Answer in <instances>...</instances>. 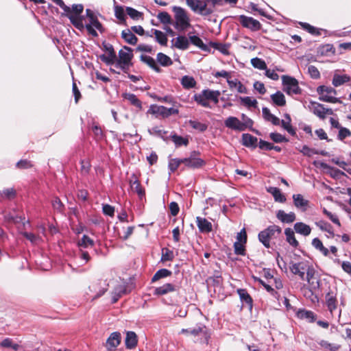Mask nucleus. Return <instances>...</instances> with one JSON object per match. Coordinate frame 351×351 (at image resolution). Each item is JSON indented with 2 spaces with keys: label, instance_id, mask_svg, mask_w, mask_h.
<instances>
[{
  "label": "nucleus",
  "instance_id": "obj_1",
  "mask_svg": "<svg viewBox=\"0 0 351 351\" xmlns=\"http://www.w3.org/2000/svg\"><path fill=\"white\" fill-rule=\"evenodd\" d=\"M186 3L194 12L207 16L214 12L215 6L223 5V0H186Z\"/></svg>",
  "mask_w": 351,
  "mask_h": 351
},
{
  "label": "nucleus",
  "instance_id": "obj_2",
  "mask_svg": "<svg viewBox=\"0 0 351 351\" xmlns=\"http://www.w3.org/2000/svg\"><path fill=\"white\" fill-rule=\"evenodd\" d=\"M289 269L295 275H298L302 280H306L308 283L313 279L315 275V269L307 261H303L298 263L291 261L289 263Z\"/></svg>",
  "mask_w": 351,
  "mask_h": 351
},
{
  "label": "nucleus",
  "instance_id": "obj_3",
  "mask_svg": "<svg viewBox=\"0 0 351 351\" xmlns=\"http://www.w3.org/2000/svg\"><path fill=\"white\" fill-rule=\"evenodd\" d=\"M86 16L88 19V23L85 24L83 23V27L84 29H86L88 34L93 37H97L98 34L96 30H98L101 34L105 32V28L92 10L88 8L86 10Z\"/></svg>",
  "mask_w": 351,
  "mask_h": 351
},
{
  "label": "nucleus",
  "instance_id": "obj_4",
  "mask_svg": "<svg viewBox=\"0 0 351 351\" xmlns=\"http://www.w3.org/2000/svg\"><path fill=\"white\" fill-rule=\"evenodd\" d=\"M63 11L62 15L66 16L76 29L80 31L84 29L83 23H82L80 18V15L84 11V5L82 4H73L72 8L67 6V8H63Z\"/></svg>",
  "mask_w": 351,
  "mask_h": 351
},
{
  "label": "nucleus",
  "instance_id": "obj_5",
  "mask_svg": "<svg viewBox=\"0 0 351 351\" xmlns=\"http://www.w3.org/2000/svg\"><path fill=\"white\" fill-rule=\"evenodd\" d=\"M132 48L124 46L123 49L119 51V58H117L115 66L121 69L123 73H128L130 69L133 66L132 62L134 57Z\"/></svg>",
  "mask_w": 351,
  "mask_h": 351
},
{
  "label": "nucleus",
  "instance_id": "obj_6",
  "mask_svg": "<svg viewBox=\"0 0 351 351\" xmlns=\"http://www.w3.org/2000/svg\"><path fill=\"white\" fill-rule=\"evenodd\" d=\"M282 234V228L277 225L269 226L266 229L258 233V240L266 248L271 247L270 242L277 239Z\"/></svg>",
  "mask_w": 351,
  "mask_h": 351
},
{
  "label": "nucleus",
  "instance_id": "obj_7",
  "mask_svg": "<svg viewBox=\"0 0 351 351\" xmlns=\"http://www.w3.org/2000/svg\"><path fill=\"white\" fill-rule=\"evenodd\" d=\"M173 10L175 13V28L181 32L187 29L191 26V23L185 10L181 7L174 6Z\"/></svg>",
  "mask_w": 351,
  "mask_h": 351
},
{
  "label": "nucleus",
  "instance_id": "obj_8",
  "mask_svg": "<svg viewBox=\"0 0 351 351\" xmlns=\"http://www.w3.org/2000/svg\"><path fill=\"white\" fill-rule=\"evenodd\" d=\"M317 93L319 95V99L322 101L332 104L341 103L339 98L335 97L337 90L331 86H319L317 88Z\"/></svg>",
  "mask_w": 351,
  "mask_h": 351
},
{
  "label": "nucleus",
  "instance_id": "obj_9",
  "mask_svg": "<svg viewBox=\"0 0 351 351\" xmlns=\"http://www.w3.org/2000/svg\"><path fill=\"white\" fill-rule=\"evenodd\" d=\"M282 83L283 86L282 90L287 95L292 96L302 93V89L299 86L298 81L295 77L289 75H282Z\"/></svg>",
  "mask_w": 351,
  "mask_h": 351
},
{
  "label": "nucleus",
  "instance_id": "obj_10",
  "mask_svg": "<svg viewBox=\"0 0 351 351\" xmlns=\"http://www.w3.org/2000/svg\"><path fill=\"white\" fill-rule=\"evenodd\" d=\"M200 152L199 151H193L190 153L189 157L184 158V166L191 169H198L203 168L206 162L200 158Z\"/></svg>",
  "mask_w": 351,
  "mask_h": 351
},
{
  "label": "nucleus",
  "instance_id": "obj_11",
  "mask_svg": "<svg viewBox=\"0 0 351 351\" xmlns=\"http://www.w3.org/2000/svg\"><path fill=\"white\" fill-rule=\"evenodd\" d=\"M253 123L254 122L250 118H247V121L243 123L235 117H229L224 121L226 128L240 132L244 131L247 127H252Z\"/></svg>",
  "mask_w": 351,
  "mask_h": 351
},
{
  "label": "nucleus",
  "instance_id": "obj_12",
  "mask_svg": "<svg viewBox=\"0 0 351 351\" xmlns=\"http://www.w3.org/2000/svg\"><path fill=\"white\" fill-rule=\"evenodd\" d=\"M102 49L107 52V54H101L99 59L107 65H112L117 60V54L113 46L106 42L102 43Z\"/></svg>",
  "mask_w": 351,
  "mask_h": 351
},
{
  "label": "nucleus",
  "instance_id": "obj_13",
  "mask_svg": "<svg viewBox=\"0 0 351 351\" xmlns=\"http://www.w3.org/2000/svg\"><path fill=\"white\" fill-rule=\"evenodd\" d=\"M308 108L315 115L321 119H324L326 114H333V110L331 108H326L323 104L316 101H310Z\"/></svg>",
  "mask_w": 351,
  "mask_h": 351
},
{
  "label": "nucleus",
  "instance_id": "obj_14",
  "mask_svg": "<svg viewBox=\"0 0 351 351\" xmlns=\"http://www.w3.org/2000/svg\"><path fill=\"white\" fill-rule=\"evenodd\" d=\"M238 19L243 27L247 28L252 32H256L261 29L262 25L261 23L252 17L240 15Z\"/></svg>",
  "mask_w": 351,
  "mask_h": 351
},
{
  "label": "nucleus",
  "instance_id": "obj_15",
  "mask_svg": "<svg viewBox=\"0 0 351 351\" xmlns=\"http://www.w3.org/2000/svg\"><path fill=\"white\" fill-rule=\"evenodd\" d=\"M129 183L132 190L138 195L141 199L145 197V189L142 186L136 174H132Z\"/></svg>",
  "mask_w": 351,
  "mask_h": 351
},
{
  "label": "nucleus",
  "instance_id": "obj_16",
  "mask_svg": "<svg viewBox=\"0 0 351 351\" xmlns=\"http://www.w3.org/2000/svg\"><path fill=\"white\" fill-rule=\"evenodd\" d=\"M190 335L195 337L202 335L204 337L203 343L208 345L210 338V334L208 332L206 327L202 324L197 325L193 328H191Z\"/></svg>",
  "mask_w": 351,
  "mask_h": 351
},
{
  "label": "nucleus",
  "instance_id": "obj_17",
  "mask_svg": "<svg viewBox=\"0 0 351 351\" xmlns=\"http://www.w3.org/2000/svg\"><path fill=\"white\" fill-rule=\"evenodd\" d=\"M121 335L119 332H114L111 333L106 340V346L109 351L114 350L120 343Z\"/></svg>",
  "mask_w": 351,
  "mask_h": 351
},
{
  "label": "nucleus",
  "instance_id": "obj_18",
  "mask_svg": "<svg viewBox=\"0 0 351 351\" xmlns=\"http://www.w3.org/2000/svg\"><path fill=\"white\" fill-rule=\"evenodd\" d=\"M171 47L180 50H186L189 47V38L185 36H178L171 40Z\"/></svg>",
  "mask_w": 351,
  "mask_h": 351
},
{
  "label": "nucleus",
  "instance_id": "obj_19",
  "mask_svg": "<svg viewBox=\"0 0 351 351\" xmlns=\"http://www.w3.org/2000/svg\"><path fill=\"white\" fill-rule=\"evenodd\" d=\"M180 288L179 285H173L171 283H166L162 286L156 287L154 291V295H163L168 293L178 291Z\"/></svg>",
  "mask_w": 351,
  "mask_h": 351
},
{
  "label": "nucleus",
  "instance_id": "obj_20",
  "mask_svg": "<svg viewBox=\"0 0 351 351\" xmlns=\"http://www.w3.org/2000/svg\"><path fill=\"white\" fill-rule=\"evenodd\" d=\"M293 200L294 206L302 212H305L309 207V202L305 199L301 194L293 195Z\"/></svg>",
  "mask_w": 351,
  "mask_h": 351
},
{
  "label": "nucleus",
  "instance_id": "obj_21",
  "mask_svg": "<svg viewBox=\"0 0 351 351\" xmlns=\"http://www.w3.org/2000/svg\"><path fill=\"white\" fill-rule=\"evenodd\" d=\"M196 224L198 227L199 231L202 233H209L213 230V225L211 222L206 218L197 217Z\"/></svg>",
  "mask_w": 351,
  "mask_h": 351
},
{
  "label": "nucleus",
  "instance_id": "obj_22",
  "mask_svg": "<svg viewBox=\"0 0 351 351\" xmlns=\"http://www.w3.org/2000/svg\"><path fill=\"white\" fill-rule=\"evenodd\" d=\"M326 304L331 315H333V311L337 308V294L332 291L326 295Z\"/></svg>",
  "mask_w": 351,
  "mask_h": 351
},
{
  "label": "nucleus",
  "instance_id": "obj_23",
  "mask_svg": "<svg viewBox=\"0 0 351 351\" xmlns=\"http://www.w3.org/2000/svg\"><path fill=\"white\" fill-rule=\"evenodd\" d=\"M296 315L298 318L306 319L310 323L315 322L317 318V315L314 312L304 308L299 309L296 313Z\"/></svg>",
  "mask_w": 351,
  "mask_h": 351
},
{
  "label": "nucleus",
  "instance_id": "obj_24",
  "mask_svg": "<svg viewBox=\"0 0 351 351\" xmlns=\"http://www.w3.org/2000/svg\"><path fill=\"white\" fill-rule=\"evenodd\" d=\"M276 217L282 223H291L295 221L296 216L293 212L286 213L282 210H279L276 212Z\"/></svg>",
  "mask_w": 351,
  "mask_h": 351
},
{
  "label": "nucleus",
  "instance_id": "obj_25",
  "mask_svg": "<svg viewBox=\"0 0 351 351\" xmlns=\"http://www.w3.org/2000/svg\"><path fill=\"white\" fill-rule=\"evenodd\" d=\"M241 302L251 310L253 306V300L245 289H238L237 291Z\"/></svg>",
  "mask_w": 351,
  "mask_h": 351
},
{
  "label": "nucleus",
  "instance_id": "obj_26",
  "mask_svg": "<svg viewBox=\"0 0 351 351\" xmlns=\"http://www.w3.org/2000/svg\"><path fill=\"white\" fill-rule=\"evenodd\" d=\"M285 119H282L280 121V125L282 128L287 131V132L291 136H294L296 135L295 129L291 125V116L285 113L284 115Z\"/></svg>",
  "mask_w": 351,
  "mask_h": 351
},
{
  "label": "nucleus",
  "instance_id": "obj_27",
  "mask_svg": "<svg viewBox=\"0 0 351 351\" xmlns=\"http://www.w3.org/2000/svg\"><path fill=\"white\" fill-rule=\"evenodd\" d=\"M138 343L137 335L133 331H128L125 339V344L127 349H133L136 348Z\"/></svg>",
  "mask_w": 351,
  "mask_h": 351
},
{
  "label": "nucleus",
  "instance_id": "obj_28",
  "mask_svg": "<svg viewBox=\"0 0 351 351\" xmlns=\"http://www.w3.org/2000/svg\"><path fill=\"white\" fill-rule=\"evenodd\" d=\"M258 138L250 134H243L241 143L247 147L255 148L257 146Z\"/></svg>",
  "mask_w": 351,
  "mask_h": 351
},
{
  "label": "nucleus",
  "instance_id": "obj_29",
  "mask_svg": "<svg viewBox=\"0 0 351 351\" xmlns=\"http://www.w3.org/2000/svg\"><path fill=\"white\" fill-rule=\"evenodd\" d=\"M123 97L127 99L131 105L136 107L138 111H141L143 110V104L142 101L138 99L136 95L133 93H124L123 94Z\"/></svg>",
  "mask_w": 351,
  "mask_h": 351
},
{
  "label": "nucleus",
  "instance_id": "obj_30",
  "mask_svg": "<svg viewBox=\"0 0 351 351\" xmlns=\"http://www.w3.org/2000/svg\"><path fill=\"white\" fill-rule=\"evenodd\" d=\"M351 77L347 74L340 75L335 73L333 75L332 84L335 87H338L345 83L349 82Z\"/></svg>",
  "mask_w": 351,
  "mask_h": 351
},
{
  "label": "nucleus",
  "instance_id": "obj_31",
  "mask_svg": "<svg viewBox=\"0 0 351 351\" xmlns=\"http://www.w3.org/2000/svg\"><path fill=\"white\" fill-rule=\"evenodd\" d=\"M201 93L206 99H208V101L210 100L213 101L215 104H218L219 97L220 96L221 94L219 90L204 89Z\"/></svg>",
  "mask_w": 351,
  "mask_h": 351
},
{
  "label": "nucleus",
  "instance_id": "obj_32",
  "mask_svg": "<svg viewBox=\"0 0 351 351\" xmlns=\"http://www.w3.org/2000/svg\"><path fill=\"white\" fill-rule=\"evenodd\" d=\"M0 348H11L14 351H19L22 347L19 343H15L12 339L7 337L0 342Z\"/></svg>",
  "mask_w": 351,
  "mask_h": 351
},
{
  "label": "nucleus",
  "instance_id": "obj_33",
  "mask_svg": "<svg viewBox=\"0 0 351 351\" xmlns=\"http://www.w3.org/2000/svg\"><path fill=\"white\" fill-rule=\"evenodd\" d=\"M121 38L128 44L135 45L137 43V37L132 32L130 29L122 31Z\"/></svg>",
  "mask_w": 351,
  "mask_h": 351
},
{
  "label": "nucleus",
  "instance_id": "obj_34",
  "mask_svg": "<svg viewBox=\"0 0 351 351\" xmlns=\"http://www.w3.org/2000/svg\"><path fill=\"white\" fill-rule=\"evenodd\" d=\"M285 234L286 236L287 242L292 247L297 248L299 246V242L295 237L294 230L290 228L285 229Z\"/></svg>",
  "mask_w": 351,
  "mask_h": 351
},
{
  "label": "nucleus",
  "instance_id": "obj_35",
  "mask_svg": "<svg viewBox=\"0 0 351 351\" xmlns=\"http://www.w3.org/2000/svg\"><path fill=\"white\" fill-rule=\"evenodd\" d=\"M228 84L230 89L237 88L239 93H247V88L237 79L228 80Z\"/></svg>",
  "mask_w": 351,
  "mask_h": 351
},
{
  "label": "nucleus",
  "instance_id": "obj_36",
  "mask_svg": "<svg viewBox=\"0 0 351 351\" xmlns=\"http://www.w3.org/2000/svg\"><path fill=\"white\" fill-rule=\"evenodd\" d=\"M294 230L297 233L306 237L311 234V228L308 225L303 222H297L294 224Z\"/></svg>",
  "mask_w": 351,
  "mask_h": 351
},
{
  "label": "nucleus",
  "instance_id": "obj_37",
  "mask_svg": "<svg viewBox=\"0 0 351 351\" xmlns=\"http://www.w3.org/2000/svg\"><path fill=\"white\" fill-rule=\"evenodd\" d=\"M140 59L142 62L147 64L151 69L157 73L161 72V69L158 66L156 60L151 56L147 55H141Z\"/></svg>",
  "mask_w": 351,
  "mask_h": 351
},
{
  "label": "nucleus",
  "instance_id": "obj_38",
  "mask_svg": "<svg viewBox=\"0 0 351 351\" xmlns=\"http://www.w3.org/2000/svg\"><path fill=\"white\" fill-rule=\"evenodd\" d=\"M190 43L204 51H209L208 47L204 44L202 40L197 36H189V44Z\"/></svg>",
  "mask_w": 351,
  "mask_h": 351
},
{
  "label": "nucleus",
  "instance_id": "obj_39",
  "mask_svg": "<svg viewBox=\"0 0 351 351\" xmlns=\"http://www.w3.org/2000/svg\"><path fill=\"white\" fill-rule=\"evenodd\" d=\"M271 99L274 105L277 106H284L286 105V99L282 93L278 90L271 95Z\"/></svg>",
  "mask_w": 351,
  "mask_h": 351
},
{
  "label": "nucleus",
  "instance_id": "obj_40",
  "mask_svg": "<svg viewBox=\"0 0 351 351\" xmlns=\"http://www.w3.org/2000/svg\"><path fill=\"white\" fill-rule=\"evenodd\" d=\"M148 132L149 133V134L156 136L159 138H161L164 141H167L169 138V136H167L168 132L161 130L158 126H155L151 129H149Z\"/></svg>",
  "mask_w": 351,
  "mask_h": 351
},
{
  "label": "nucleus",
  "instance_id": "obj_41",
  "mask_svg": "<svg viewBox=\"0 0 351 351\" xmlns=\"http://www.w3.org/2000/svg\"><path fill=\"white\" fill-rule=\"evenodd\" d=\"M268 192L270 193L276 202L284 203L286 201L285 196L281 193L280 190L277 187H270L268 189Z\"/></svg>",
  "mask_w": 351,
  "mask_h": 351
},
{
  "label": "nucleus",
  "instance_id": "obj_42",
  "mask_svg": "<svg viewBox=\"0 0 351 351\" xmlns=\"http://www.w3.org/2000/svg\"><path fill=\"white\" fill-rule=\"evenodd\" d=\"M172 141L175 143L176 147L184 145L187 146L189 145V141L187 137H182L181 136H178L177 134L173 133L170 136Z\"/></svg>",
  "mask_w": 351,
  "mask_h": 351
},
{
  "label": "nucleus",
  "instance_id": "obj_43",
  "mask_svg": "<svg viewBox=\"0 0 351 351\" xmlns=\"http://www.w3.org/2000/svg\"><path fill=\"white\" fill-rule=\"evenodd\" d=\"M114 16L115 17L120 21L121 23L125 24L126 22V16H125V10L123 6L116 5L114 7Z\"/></svg>",
  "mask_w": 351,
  "mask_h": 351
},
{
  "label": "nucleus",
  "instance_id": "obj_44",
  "mask_svg": "<svg viewBox=\"0 0 351 351\" xmlns=\"http://www.w3.org/2000/svg\"><path fill=\"white\" fill-rule=\"evenodd\" d=\"M210 45L216 50H218L224 55H229V49L230 47V43H210Z\"/></svg>",
  "mask_w": 351,
  "mask_h": 351
},
{
  "label": "nucleus",
  "instance_id": "obj_45",
  "mask_svg": "<svg viewBox=\"0 0 351 351\" xmlns=\"http://www.w3.org/2000/svg\"><path fill=\"white\" fill-rule=\"evenodd\" d=\"M152 32L155 35L156 42L162 46H167L168 39L165 33L156 29H152Z\"/></svg>",
  "mask_w": 351,
  "mask_h": 351
},
{
  "label": "nucleus",
  "instance_id": "obj_46",
  "mask_svg": "<svg viewBox=\"0 0 351 351\" xmlns=\"http://www.w3.org/2000/svg\"><path fill=\"white\" fill-rule=\"evenodd\" d=\"M196 81L193 77L184 75L181 79V84L185 89H191L196 86Z\"/></svg>",
  "mask_w": 351,
  "mask_h": 351
},
{
  "label": "nucleus",
  "instance_id": "obj_47",
  "mask_svg": "<svg viewBox=\"0 0 351 351\" xmlns=\"http://www.w3.org/2000/svg\"><path fill=\"white\" fill-rule=\"evenodd\" d=\"M157 61L162 66H169L173 64L172 60L166 54L160 52L156 56Z\"/></svg>",
  "mask_w": 351,
  "mask_h": 351
},
{
  "label": "nucleus",
  "instance_id": "obj_48",
  "mask_svg": "<svg viewBox=\"0 0 351 351\" xmlns=\"http://www.w3.org/2000/svg\"><path fill=\"white\" fill-rule=\"evenodd\" d=\"M172 272L167 269H160L158 270L152 278V282L157 281L171 275Z\"/></svg>",
  "mask_w": 351,
  "mask_h": 351
},
{
  "label": "nucleus",
  "instance_id": "obj_49",
  "mask_svg": "<svg viewBox=\"0 0 351 351\" xmlns=\"http://www.w3.org/2000/svg\"><path fill=\"white\" fill-rule=\"evenodd\" d=\"M316 225L323 231H326L330 234L331 237H335L332 226L328 222L321 220L316 223Z\"/></svg>",
  "mask_w": 351,
  "mask_h": 351
},
{
  "label": "nucleus",
  "instance_id": "obj_50",
  "mask_svg": "<svg viewBox=\"0 0 351 351\" xmlns=\"http://www.w3.org/2000/svg\"><path fill=\"white\" fill-rule=\"evenodd\" d=\"M16 195V193L14 188L5 189L0 192L1 198L3 199H12Z\"/></svg>",
  "mask_w": 351,
  "mask_h": 351
},
{
  "label": "nucleus",
  "instance_id": "obj_51",
  "mask_svg": "<svg viewBox=\"0 0 351 351\" xmlns=\"http://www.w3.org/2000/svg\"><path fill=\"white\" fill-rule=\"evenodd\" d=\"M239 100L241 101V104L244 106L250 108H256L257 107V101L255 99H252L250 97H239Z\"/></svg>",
  "mask_w": 351,
  "mask_h": 351
},
{
  "label": "nucleus",
  "instance_id": "obj_52",
  "mask_svg": "<svg viewBox=\"0 0 351 351\" xmlns=\"http://www.w3.org/2000/svg\"><path fill=\"white\" fill-rule=\"evenodd\" d=\"M126 14L133 20H138L143 18V13L132 7H125Z\"/></svg>",
  "mask_w": 351,
  "mask_h": 351
},
{
  "label": "nucleus",
  "instance_id": "obj_53",
  "mask_svg": "<svg viewBox=\"0 0 351 351\" xmlns=\"http://www.w3.org/2000/svg\"><path fill=\"white\" fill-rule=\"evenodd\" d=\"M181 164H184V158H172L169 161L168 168L171 173H173Z\"/></svg>",
  "mask_w": 351,
  "mask_h": 351
},
{
  "label": "nucleus",
  "instance_id": "obj_54",
  "mask_svg": "<svg viewBox=\"0 0 351 351\" xmlns=\"http://www.w3.org/2000/svg\"><path fill=\"white\" fill-rule=\"evenodd\" d=\"M194 101L199 105L205 108H211L208 99H206L202 93L195 94L193 96Z\"/></svg>",
  "mask_w": 351,
  "mask_h": 351
},
{
  "label": "nucleus",
  "instance_id": "obj_55",
  "mask_svg": "<svg viewBox=\"0 0 351 351\" xmlns=\"http://www.w3.org/2000/svg\"><path fill=\"white\" fill-rule=\"evenodd\" d=\"M160 116L163 118H167L173 114H178L179 113V110L177 108H167L163 106H161L160 108Z\"/></svg>",
  "mask_w": 351,
  "mask_h": 351
},
{
  "label": "nucleus",
  "instance_id": "obj_56",
  "mask_svg": "<svg viewBox=\"0 0 351 351\" xmlns=\"http://www.w3.org/2000/svg\"><path fill=\"white\" fill-rule=\"evenodd\" d=\"M189 124L191 127H192L193 129L198 130L199 132H204L207 130L208 125L206 123H201L198 121L195 120H189Z\"/></svg>",
  "mask_w": 351,
  "mask_h": 351
},
{
  "label": "nucleus",
  "instance_id": "obj_57",
  "mask_svg": "<svg viewBox=\"0 0 351 351\" xmlns=\"http://www.w3.org/2000/svg\"><path fill=\"white\" fill-rule=\"evenodd\" d=\"M173 258H174V254L171 250H170L167 247H163L162 249L161 261H162V262L171 261Z\"/></svg>",
  "mask_w": 351,
  "mask_h": 351
},
{
  "label": "nucleus",
  "instance_id": "obj_58",
  "mask_svg": "<svg viewBox=\"0 0 351 351\" xmlns=\"http://www.w3.org/2000/svg\"><path fill=\"white\" fill-rule=\"evenodd\" d=\"M126 292L125 289L122 286H119L115 288L114 291L113 292V295L112 297V303H116L119 298L125 294Z\"/></svg>",
  "mask_w": 351,
  "mask_h": 351
},
{
  "label": "nucleus",
  "instance_id": "obj_59",
  "mask_svg": "<svg viewBox=\"0 0 351 351\" xmlns=\"http://www.w3.org/2000/svg\"><path fill=\"white\" fill-rule=\"evenodd\" d=\"M251 64L254 68L259 70H265L267 69V64L265 60L257 57L251 59Z\"/></svg>",
  "mask_w": 351,
  "mask_h": 351
},
{
  "label": "nucleus",
  "instance_id": "obj_60",
  "mask_svg": "<svg viewBox=\"0 0 351 351\" xmlns=\"http://www.w3.org/2000/svg\"><path fill=\"white\" fill-rule=\"evenodd\" d=\"M78 245L84 248L88 247L89 246L93 247L94 245V241L84 234L81 240L78 241Z\"/></svg>",
  "mask_w": 351,
  "mask_h": 351
},
{
  "label": "nucleus",
  "instance_id": "obj_61",
  "mask_svg": "<svg viewBox=\"0 0 351 351\" xmlns=\"http://www.w3.org/2000/svg\"><path fill=\"white\" fill-rule=\"evenodd\" d=\"M269 138L276 143H280L283 142L287 143L289 141V140L285 136H282L281 134L278 132L270 133Z\"/></svg>",
  "mask_w": 351,
  "mask_h": 351
},
{
  "label": "nucleus",
  "instance_id": "obj_62",
  "mask_svg": "<svg viewBox=\"0 0 351 351\" xmlns=\"http://www.w3.org/2000/svg\"><path fill=\"white\" fill-rule=\"evenodd\" d=\"M245 243L241 242H234V250L237 255L245 256Z\"/></svg>",
  "mask_w": 351,
  "mask_h": 351
},
{
  "label": "nucleus",
  "instance_id": "obj_63",
  "mask_svg": "<svg viewBox=\"0 0 351 351\" xmlns=\"http://www.w3.org/2000/svg\"><path fill=\"white\" fill-rule=\"evenodd\" d=\"M157 18L159 19V21L165 24H170L171 23V18L170 14L167 12H160L158 13Z\"/></svg>",
  "mask_w": 351,
  "mask_h": 351
},
{
  "label": "nucleus",
  "instance_id": "obj_64",
  "mask_svg": "<svg viewBox=\"0 0 351 351\" xmlns=\"http://www.w3.org/2000/svg\"><path fill=\"white\" fill-rule=\"evenodd\" d=\"M319 344L324 348L330 351H337L340 348L339 345L333 344L328 342L325 340H322Z\"/></svg>",
  "mask_w": 351,
  "mask_h": 351
}]
</instances>
